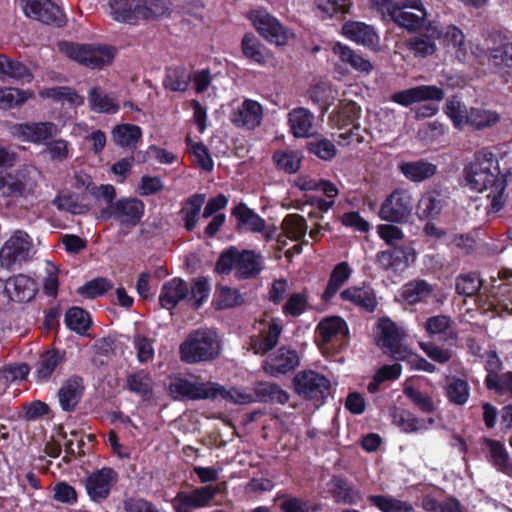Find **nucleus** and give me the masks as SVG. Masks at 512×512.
I'll use <instances>...</instances> for the list:
<instances>
[{"instance_id": "17", "label": "nucleus", "mask_w": 512, "mask_h": 512, "mask_svg": "<svg viewBox=\"0 0 512 512\" xmlns=\"http://www.w3.org/2000/svg\"><path fill=\"white\" fill-rule=\"evenodd\" d=\"M14 133L22 141L36 145H46L49 140L60 133V129L54 122L50 121L25 122L15 124Z\"/></svg>"}, {"instance_id": "57", "label": "nucleus", "mask_w": 512, "mask_h": 512, "mask_svg": "<svg viewBox=\"0 0 512 512\" xmlns=\"http://www.w3.org/2000/svg\"><path fill=\"white\" fill-rule=\"evenodd\" d=\"M368 501L381 512H413V506L388 495H369Z\"/></svg>"}, {"instance_id": "14", "label": "nucleus", "mask_w": 512, "mask_h": 512, "mask_svg": "<svg viewBox=\"0 0 512 512\" xmlns=\"http://www.w3.org/2000/svg\"><path fill=\"white\" fill-rule=\"evenodd\" d=\"M416 259L414 248L409 244L389 246L377 252L375 263L384 271L403 272Z\"/></svg>"}, {"instance_id": "63", "label": "nucleus", "mask_w": 512, "mask_h": 512, "mask_svg": "<svg viewBox=\"0 0 512 512\" xmlns=\"http://www.w3.org/2000/svg\"><path fill=\"white\" fill-rule=\"evenodd\" d=\"M42 95L56 102H68L76 106L84 103V98L80 96L75 89L67 86L47 88Z\"/></svg>"}, {"instance_id": "56", "label": "nucleus", "mask_w": 512, "mask_h": 512, "mask_svg": "<svg viewBox=\"0 0 512 512\" xmlns=\"http://www.w3.org/2000/svg\"><path fill=\"white\" fill-rule=\"evenodd\" d=\"M402 366L399 363L385 364L381 366L374 374L372 380L367 385L369 393L374 394L380 390L382 383L386 381H395L401 376Z\"/></svg>"}, {"instance_id": "9", "label": "nucleus", "mask_w": 512, "mask_h": 512, "mask_svg": "<svg viewBox=\"0 0 512 512\" xmlns=\"http://www.w3.org/2000/svg\"><path fill=\"white\" fill-rule=\"evenodd\" d=\"M145 212V204L136 197H123L118 199L112 205L101 210L103 219H115L120 225L133 228L137 226Z\"/></svg>"}, {"instance_id": "58", "label": "nucleus", "mask_w": 512, "mask_h": 512, "mask_svg": "<svg viewBox=\"0 0 512 512\" xmlns=\"http://www.w3.org/2000/svg\"><path fill=\"white\" fill-rule=\"evenodd\" d=\"M308 153L315 155L321 160L331 161L337 154L335 144L322 136H317L308 141L305 146Z\"/></svg>"}, {"instance_id": "43", "label": "nucleus", "mask_w": 512, "mask_h": 512, "mask_svg": "<svg viewBox=\"0 0 512 512\" xmlns=\"http://www.w3.org/2000/svg\"><path fill=\"white\" fill-rule=\"evenodd\" d=\"M351 274L352 269L348 262L343 261L336 264L330 273L327 286L321 295V299L324 302H329L349 280Z\"/></svg>"}, {"instance_id": "33", "label": "nucleus", "mask_w": 512, "mask_h": 512, "mask_svg": "<svg viewBox=\"0 0 512 512\" xmlns=\"http://www.w3.org/2000/svg\"><path fill=\"white\" fill-rule=\"evenodd\" d=\"M283 326L279 318H273L266 330H263L259 335L251 337V347L256 354L264 355L273 350L282 334Z\"/></svg>"}, {"instance_id": "2", "label": "nucleus", "mask_w": 512, "mask_h": 512, "mask_svg": "<svg viewBox=\"0 0 512 512\" xmlns=\"http://www.w3.org/2000/svg\"><path fill=\"white\" fill-rule=\"evenodd\" d=\"M222 350L218 333L210 328L192 330L179 346L180 360L186 364L212 362Z\"/></svg>"}, {"instance_id": "53", "label": "nucleus", "mask_w": 512, "mask_h": 512, "mask_svg": "<svg viewBox=\"0 0 512 512\" xmlns=\"http://www.w3.org/2000/svg\"><path fill=\"white\" fill-rule=\"evenodd\" d=\"M361 114V108L357 105V103L350 101L343 105L339 111V122L340 129H345L346 127L351 126L348 133L341 134V137L348 138L354 135V130L360 129V123L358 122Z\"/></svg>"}, {"instance_id": "18", "label": "nucleus", "mask_w": 512, "mask_h": 512, "mask_svg": "<svg viewBox=\"0 0 512 512\" xmlns=\"http://www.w3.org/2000/svg\"><path fill=\"white\" fill-rule=\"evenodd\" d=\"M25 14L29 18L56 27H63L67 22L63 11L51 0H27Z\"/></svg>"}, {"instance_id": "34", "label": "nucleus", "mask_w": 512, "mask_h": 512, "mask_svg": "<svg viewBox=\"0 0 512 512\" xmlns=\"http://www.w3.org/2000/svg\"><path fill=\"white\" fill-rule=\"evenodd\" d=\"M206 196L203 193H194L181 203L178 215L187 232H193L199 222L201 210L205 204Z\"/></svg>"}, {"instance_id": "37", "label": "nucleus", "mask_w": 512, "mask_h": 512, "mask_svg": "<svg viewBox=\"0 0 512 512\" xmlns=\"http://www.w3.org/2000/svg\"><path fill=\"white\" fill-rule=\"evenodd\" d=\"M112 17L122 23L136 25L141 20L140 0H112Z\"/></svg>"}, {"instance_id": "50", "label": "nucleus", "mask_w": 512, "mask_h": 512, "mask_svg": "<svg viewBox=\"0 0 512 512\" xmlns=\"http://www.w3.org/2000/svg\"><path fill=\"white\" fill-rule=\"evenodd\" d=\"M277 500H281L279 505L281 512H319L322 510L320 502H310L291 494H278Z\"/></svg>"}, {"instance_id": "13", "label": "nucleus", "mask_w": 512, "mask_h": 512, "mask_svg": "<svg viewBox=\"0 0 512 512\" xmlns=\"http://www.w3.org/2000/svg\"><path fill=\"white\" fill-rule=\"evenodd\" d=\"M322 345L333 344L337 350L348 346L350 332L347 322L340 316H329L322 319L315 330Z\"/></svg>"}, {"instance_id": "51", "label": "nucleus", "mask_w": 512, "mask_h": 512, "mask_svg": "<svg viewBox=\"0 0 512 512\" xmlns=\"http://www.w3.org/2000/svg\"><path fill=\"white\" fill-rule=\"evenodd\" d=\"M445 396L450 403L463 406L470 397V386L465 379L450 377L445 386Z\"/></svg>"}, {"instance_id": "1", "label": "nucleus", "mask_w": 512, "mask_h": 512, "mask_svg": "<svg viewBox=\"0 0 512 512\" xmlns=\"http://www.w3.org/2000/svg\"><path fill=\"white\" fill-rule=\"evenodd\" d=\"M465 185L476 192L489 190L490 210L499 212L505 204L506 179L501 175L498 159L488 148L477 151L474 161L463 169Z\"/></svg>"}, {"instance_id": "54", "label": "nucleus", "mask_w": 512, "mask_h": 512, "mask_svg": "<svg viewBox=\"0 0 512 512\" xmlns=\"http://www.w3.org/2000/svg\"><path fill=\"white\" fill-rule=\"evenodd\" d=\"M88 100L90 108L94 112L115 114L119 111V105L109 95L104 94L99 87L90 89Z\"/></svg>"}, {"instance_id": "12", "label": "nucleus", "mask_w": 512, "mask_h": 512, "mask_svg": "<svg viewBox=\"0 0 512 512\" xmlns=\"http://www.w3.org/2000/svg\"><path fill=\"white\" fill-rule=\"evenodd\" d=\"M377 328L376 345L393 360H402L409 349L403 344L404 335L396 323L390 318L384 317L379 319Z\"/></svg>"}, {"instance_id": "4", "label": "nucleus", "mask_w": 512, "mask_h": 512, "mask_svg": "<svg viewBox=\"0 0 512 512\" xmlns=\"http://www.w3.org/2000/svg\"><path fill=\"white\" fill-rule=\"evenodd\" d=\"M168 390L174 398L180 397L191 401L230 398L228 390L217 382H192L179 375L171 378Z\"/></svg>"}, {"instance_id": "27", "label": "nucleus", "mask_w": 512, "mask_h": 512, "mask_svg": "<svg viewBox=\"0 0 512 512\" xmlns=\"http://www.w3.org/2000/svg\"><path fill=\"white\" fill-rule=\"evenodd\" d=\"M262 118L263 109L261 104L251 99H245L241 106L233 110L230 120L238 128L254 129L261 124Z\"/></svg>"}, {"instance_id": "31", "label": "nucleus", "mask_w": 512, "mask_h": 512, "mask_svg": "<svg viewBox=\"0 0 512 512\" xmlns=\"http://www.w3.org/2000/svg\"><path fill=\"white\" fill-rule=\"evenodd\" d=\"M340 298L369 313H373L378 305L374 289L367 286H350L341 291Z\"/></svg>"}, {"instance_id": "20", "label": "nucleus", "mask_w": 512, "mask_h": 512, "mask_svg": "<svg viewBox=\"0 0 512 512\" xmlns=\"http://www.w3.org/2000/svg\"><path fill=\"white\" fill-rule=\"evenodd\" d=\"M443 98L444 91L441 88L434 85H420L395 92L390 99L394 103L408 107L423 101H441Z\"/></svg>"}, {"instance_id": "22", "label": "nucleus", "mask_w": 512, "mask_h": 512, "mask_svg": "<svg viewBox=\"0 0 512 512\" xmlns=\"http://www.w3.org/2000/svg\"><path fill=\"white\" fill-rule=\"evenodd\" d=\"M85 392L84 379L79 375H72L66 379L58 390L59 405L64 412H74L81 402Z\"/></svg>"}, {"instance_id": "41", "label": "nucleus", "mask_w": 512, "mask_h": 512, "mask_svg": "<svg viewBox=\"0 0 512 512\" xmlns=\"http://www.w3.org/2000/svg\"><path fill=\"white\" fill-rule=\"evenodd\" d=\"M442 43L445 47H451L455 51V57L459 62H465L468 49L466 45V37L463 31L456 25L450 24L444 28H440Z\"/></svg>"}, {"instance_id": "35", "label": "nucleus", "mask_w": 512, "mask_h": 512, "mask_svg": "<svg viewBox=\"0 0 512 512\" xmlns=\"http://www.w3.org/2000/svg\"><path fill=\"white\" fill-rule=\"evenodd\" d=\"M124 388L144 402H149L154 396V380L150 373L143 369L128 374Z\"/></svg>"}, {"instance_id": "64", "label": "nucleus", "mask_w": 512, "mask_h": 512, "mask_svg": "<svg viewBox=\"0 0 512 512\" xmlns=\"http://www.w3.org/2000/svg\"><path fill=\"white\" fill-rule=\"evenodd\" d=\"M481 286L482 280L476 272L460 274L456 278V292L462 296H474L480 290Z\"/></svg>"}, {"instance_id": "5", "label": "nucleus", "mask_w": 512, "mask_h": 512, "mask_svg": "<svg viewBox=\"0 0 512 512\" xmlns=\"http://www.w3.org/2000/svg\"><path fill=\"white\" fill-rule=\"evenodd\" d=\"M59 47L69 59L91 69H100L110 64L114 58V49L107 45L96 46L64 41Z\"/></svg>"}, {"instance_id": "36", "label": "nucleus", "mask_w": 512, "mask_h": 512, "mask_svg": "<svg viewBox=\"0 0 512 512\" xmlns=\"http://www.w3.org/2000/svg\"><path fill=\"white\" fill-rule=\"evenodd\" d=\"M314 114L307 108H294L288 113V124L291 133L296 138L312 136Z\"/></svg>"}, {"instance_id": "11", "label": "nucleus", "mask_w": 512, "mask_h": 512, "mask_svg": "<svg viewBox=\"0 0 512 512\" xmlns=\"http://www.w3.org/2000/svg\"><path fill=\"white\" fill-rule=\"evenodd\" d=\"M414 208L413 197L406 189H395L380 206L379 217L390 223H405Z\"/></svg>"}, {"instance_id": "61", "label": "nucleus", "mask_w": 512, "mask_h": 512, "mask_svg": "<svg viewBox=\"0 0 512 512\" xmlns=\"http://www.w3.org/2000/svg\"><path fill=\"white\" fill-rule=\"evenodd\" d=\"M216 308L219 310L240 306L244 299L237 289L218 285L216 287Z\"/></svg>"}, {"instance_id": "59", "label": "nucleus", "mask_w": 512, "mask_h": 512, "mask_svg": "<svg viewBox=\"0 0 512 512\" xmlns=\"http://www.w3.org/2000/svg\"><path fill=\"white\" fill-rule=\"evenodd\" d=\"M42 154L48 155L52 162H64L72 155V147L69 141L59 138L51 139L45 145Z\"/></svg>"}, {"instance_id": "38", "label": "nucleus", "mask_w": 512, "mask_h": 512, "mask_svg": "<svg viewBox=\"0 0 512 512\" xmlns=\"http://www.w3.org/2000/svg\"><path fill=\"white\" fill-rule=\"evenodd\" d=\"M434 289L433 286L424 279H414L405 283L400 289V297L409 304L415 305L427 302L431 297Z\"/></svg>"}, {"instance_id": "46", "label": "nucleus", "mask_w": 512, "mask_h": 512, "mask_svg": "<svg viewBox=\"0 0 512 512\" xmlns=\"http://www.w3.org/2000/svg\"><path fill=\"white\" fill-rule=\"evenodd\" d=\"M257 402L284 405L289 394L276 383L260 382L254 388Z\"/></svg>"}, {"instance_id": "15", "label": "nucleus", "mask_w": 512, "mask_h": 512, "mask_svg": "<svg viewBox=\"0 0 512 512\" xmlns=\"http://www.w3.org/2000/svg\"><path fill=\"white\" fill-rule=\"evenodd\" d=\"M249 19L257 32L266 40L276 45H285L288 41V31L281 22L267 11L253 10Z\"/></svg>"}, {"instance_id": "16", "label": "nucleus", "mask_w": 512, "mask_h": 512, "mask_svg": "<svg viewBox=\"0 0 512 512\" xmlns=\"http://www.w3.org/2000/svg\"><path fill=\"white\" fill-rule=\"evenodd\" d=\"M441 38V30L435 21H428L427 25L406 42L407 49L418 58L433 55L436 50V40Z\"/></svg>"}, {"instance_id": "23", "label": "nucleus", "mask_w": 512, "mask_h": 512, "mask_svg": "<svg viewBox=\"0 0 512 512\" xmlns=\"http://www.w3.org/2000/svg\"><path fill=\"white\" fill-rule=\"evenodd\" d=\"M29 175L26 169L0 170V197H23L27 190Z\"/></svg>"}, {"instance_id": "19", "label": "nucleus", "mask_w": 512, "mask_h": 512, "mask_svg": "<svg viewBox=\"0 0 512 512\" xmlns=\"http://www.w3.org/2000/svg\"><path fill=\"white\" fill-rule=\"evenodd\" d=\"M218 493V487L213 485L196 487L190 492L179 491L172 500V507L204 508L210 505Z\"/></svg>"}, {"instance_id": "8", "label": "nucleus", "mask_w": 512, "mask_h": 512, "mask_svg": "<svg viewBox=\"0 0 512 512\" xmlns=\"http://www.w3.org/2000/svg\"><path fill=\"white\" fill-rule=\"evenodd\" d=\"M118 481V472L105 466L90 472L83 480V486L90 501L102 504L110 497Z\"/></svg>"}, {"instance_id": "26", "label": "nucleus", "mask_w": 512, "mask_h": 512, "mask_svg": "<svg viewBox=\"0 0 512 512\" xmlns=\"http://www.w3.org/2000/svg\"><path fill=\"white\" fill-rule=\"evenodd\" d=\"M188 297L189 286L187 282L180 277H174L162 285L159 304L161 308L171 311Z\"/></svg>"}, {"instance_id": "25", "label": "nucleus", "mask_w": 512, "mask_h": 512, "mask_svg": "<svg viewBox=\"0 0 512 512\" xmlns=\"http://www.w3.org/2000/svg\"><path fill=\"white\" fill-rule=\"evenodd\" d=\"M448 196L441 190L425 192L416 205V215L420 220L436 219L447 205Z\"/></svg>"}, {"instance_id": "21", "label": "nucleus", "mask_w": 512, "mask_h": 512, "mask_svg": "<svg viewBox=\"0 0 512 512\" xmlns=\"http://www.w3.org/2000/svg\"><path fill=\"white\" fill-rule=\"evenodd\" d=\"M298 365L299 356L297 351L282 346L264 361L263 369L270 376L277 377L294 371Z\"/></svg>"}, {"instance_id": "32", "label": "nucleus", "mask_w": 512, "mask_h": 512, "mask_svg": "<svg viewBox=\"0 0 512 512\" xmlns=\"http://www.w3.org/2000/svg\"><path fill=\"white\" fill-rule=\"evenodd\" d=\"M343 35L349 40L361 44L370 49H376L379 46V36L374 28L363 22L350 21L342 27Z\"/></svg>"}, {"instance_id": "62", "label": "nucleus", "mask_w": 512, "mask_h": 512, "mask_svg": "<svg viewBox=\"0 0 512 512\" xmlns=\"http://www.w3.org/2000/svg\"><path fill=\"white\" fill-rule=\"evenodd\" d=\"M210 291L211 287L207 277L201 276L192 280L188 299L193 301L194 309L197 310L203 306L210 296Z\"/></svg>"}, {"instance_id": "6", "label": "nucleus", "mask_w": 512, "mask_h": 512, "mask_svg": "<svg viewBox=\"0 0 512 512\" xmlns=\"http://www.w3.org/2000/svg\"><path fill=\"white\" fill-rule=\"evenodd\" d=\"M295 392L304 400L320 407L331 394V382L323 374L314 370H303L293 378Z\"/></svg>"}, {"instance_id": "60", "label": "nucleus", "mask_w": 512, "mask_h": 512, "mask_svg": "<svg viewBox=\"0 0 512 512\" xmlns=\"http://www.w3.org/2000/svg\"><path fill=\"white\" fill-rule=\"evenodd\" d=\"M113 288L111 280L104 277H97L87 281L83 286L79 287L77 292L87 299H96L105 295Z\"/></svg>"}, {"instance_id": "24", "label": "nucleus", "mask_w": 512, "mask_h": 512, "mask_svg": "<svg viewBox=\"0 0 512 512\" xmlns=\"http://www.w3.org/2000/svg\"><path fill=\"white\" fill-rule=\"evenodd\" d=\"M328 486V492L336 504L353 506L363 501L361 491L345 477L332 476Z\"/></svg>"}, {"instance_id": "45", "label": "nucleus", "mask_w": 512, "mask_h": 512, "mask_svg": "<svg viewBox=\"0 0 512 512\" xmlns=\"http://www.w3.org/2000/svg\"><path fill=\"white\" fill-rule=\"evenodd\" d=\"M488 61L498 71L512 70V40L504 37L497 46L490 48Z\"/></svg>"}, {"instance_id": "39", "label": "nucleus", "mask_w": 512, "mask_h": 512, "mask_svg": "<svg viewBox=\"0 0 512 512\" xmlns=\"http://www.w3.org/2000/svg\"><path fill=\"white\" fill-rule=\"evenodd\" d=\"M332 52L338 56L343 64L355 71L368 74L374 68L373 64L368 59L341 42H336L333 45Z\"/></svg>"}, {"instance_id": "49", "label": "nucleus", "mask_w": 512, "mask_h": 512, "mask_svg": "<svg viewBox=\"0 0 512 512\" xmlns=\"http://www.w3.org/2000/svg\"><path fill=\"white\" fill-rule=\"evenodd\" d=\"M112 136L116 145L135 148L142 139V129L135 124H119L113 128Z\"/></svg>"}, {"instance_id": "7", "label": "nucleus", "mask_w": 512, "mask_h": 512, "mask_svg": "<svg viewBox=\"0 0 512 512\" xmlns=\"http://www.w3.org/2000/svg\"><path fill=\"white\" fill-rule=\"evenodd\" d=\"M427 12L421 0H401L390 7L386 19L410 32L422 30L426 25Z\"/></svg>"}, {"instance_id": "40", "label": "nucleus", "mask_w": 512, "mask_h": 512, "mask_svg": "<svg viewBox=\"0 0 512 512\" xmlns=\"http://www.w3.org/2000/svg\"><path fill=\"white\" fill-rule=\"evenodd\" d=\"M399 171L412 182L419 183L432 178L437 173V165L425 160L402 162Z\"/></svg>"}, {"instance_id": "29", "label": "nucleus", "mask_w": 512, "mask_h": 512, "mask_svg": "<svg viewBox=\"0 0 512 512\" xmlns=\"http://www.w3.org/2000/svg\"><path fill=\"white\" fill-rule=\"evenodd\" d=\"M66 361V352L59 349L44 351L35 364V379L37 383L50 380L53 373Z\"/></svg>"}, {"instance_id": "10", "label": "nucleus", "mask_w": 512, "mask_h": 512, "mask_svg": "<svg viewBox=\"0 0 512 512\" xmlns=\"http://www.w3.org/2000/svg\"><path fill=\"white\" fill-rule=\"evenodd\" d=\"M32 242L30 236L22 231H16L0 249V265L7 270L21 268L30 257Z\"/></svg>"}, {"instance_id": "42", "label": "nucleus", "mask_w": 512, "mask_h": 512, "mask_svg": "<svg viewBox=\"0 0 512 512\" xmlns=\"http://www.w3.org/2000/svg\"><path fill=\"white\" fill-rule=\"evenodd\" d=\"M231 215L236 218L238 228L244 227L255 233H261L265 229L266 221L244 202L236 205L232 209Z\"/></svg>"}, {"instance_id": "3", "label": "nucleus", "mask_w": 512, "mask_h": 512, "mask_svg": "<svg viewBox=\"0 0 512 512\" xmlns=\"http://www.w3.org/2000/svg\"><path fill=\"white\" fill-rule=\"evenodd\" d=\"M236 270L238 279L256 278L263 270L262 256L254 250L240 251L235 246H230L221 252L216 261L214 272L219 275H229L232 270Z\"/></svg>"}, {"instance_id": "52", "label": "nucleus", "mask_w": 512, "mask_h": 512, "mask_svg": "<svg viewBox=\"0 0 512 512\" xmlns=\"http://www.w3.org/2000/svg\"><path fill=\"white\" fill-rule=\"evenodd\" d=\"M190 81L191 75L184 67H171L166 70L163 85L172 92H185Z\"/></svg>"}, {"instance_id": "30", "label": "nucleus", "mask_w": 512, "mask_h": 512, "mask_svg": "<svg viewBox=\"0 0 512 512\" xmlns=\"http://www.w3.org/2000/svg\"><path fill=\"white\" fill-rule=\"evenodd\" d=\"M488 462L499 472L512 477V459L505 445L496 439L483 438Z\"/></svg>"}, {"instance_id": "28", "label": "nucleus", "mask_w": 512, "mask_h": 512, "mask_svg": "<svg viewBox=\"0 0 512 512\" xmlns=\"http://www.w3.org/2000/svg\"><path fill=\"white\" fill-rule=\"evenodd\" d=\"M7 284L9 294H11V302L28 303L32 301L38 291L36 281L24 274H18L4 280Z\"/></svg>"}, {"instance_id": "47", "label": "nucleus", "mask_w": 512, "mask_h": 512, "mask_svg": "<svg viewBox=\"0 0 512 512\" xmlns=\"http://www.w3.org/2000/svg\"><path fill=\"white\" fill-rule=\"evenodd\" d=\"M243 55L250 61L264 66L270 54L268 49L253 34H245L241 41Z\"/></svg>"}, {"instance_id": "48", "label": "nucleus", "mask_w": 512, "mask_h": 512, "mask_svg": "<svg viewBox=\"0 0 512 512\" xmlns=\"http://www.w3.org/2000/svg\"><path fill=\"white\" fill-rule=\"evenodd\" d=\"M64 323L71 331L85 336L92 326V319L85 309L73 306L65 312Z\"/></svg>"}, {"instance_id": "55", "label": "nucleus", "mask_w": 512, "mask_h": 512, "mask_svg": "<svg viewBox=\"0 0 512 512\" xmlns=\"http://www.w3.org/2000/svg\"><path fill=\"white\" fill-rule=\"evenodd\" d=\"M500 121V115L496 111L471 107L468 114L467 125L476 130L490 128Z\"/></svg>"}, {"instance_id": "44", "label": "nucleus", "mask_w": 512, "mask_h": 512, "mask_svg": "<svg viewBox=\"0 0 512 512\" xmlns=\"http://www.w3.org/2000/svg\"><path fill=\"white\" fill-rule=\"evenodd\" d=\"M393 423L399 427L404 433H416L421 430H426L428 425L434 423L433 418H429L427 421L416 417L412 412L406 409H395L392 414Z\"/></svg>"}]
</instances>
